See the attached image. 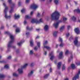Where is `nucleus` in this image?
<instances>
[{
    "instance_id": "473e14b6",
    "label": "nucleus",
    "mask_w": 80,
    "mask_h": 80,
    "mask_svg": "<svg viewBox=\"0 0 80 80\" xmlns=\"http://www.w3.org/2000/svg\"><path fill=\"white\" fill-rule=\"evenodd\" d=\"M26 17L27 19H30V18H31V17H30V16L28 15L26 16Z\"/></svg>"
},
{
    "instance_id": "f257e3e1",
    "label": "nucleus",
    "mask_w": 80,
    "mask_h": 80,
    "mask_svg": "<svg viewBox=\"0 0 80 80\" xmlns=\"http://www.w3.org/2000/svg\"><path fill=\"white\" fill-rule=\"evenodd\" d=\"M60 17V13L58 11H56L51 15L50 17H47L45 19L47 20H48V19H51V20H58Z\"/></svg>"
},
{
    "instance_id": "58836bf2",
    "label": "nucleus",
    "mask_w": 80,
    "mask_h": 80,
    "mask_svg": "<svg viewBox=\"0 0 80 80\" xmlns=\"http://www.w3.org/2000/svg\"><path fill=\"white\" fill-rule=\"evenodd\" d=\"M11 10L9 11L10 13H12V12L13 11V10L12 9V7H11Z\"/></svg>"
},
{
    "instance_id": "4d7b16f0",
    "label": "nucleus",
    "mask_w": 80,
    "mask_h": 80,
    "mask_svg": "<svg viewBox=\"0 0 80 80\" xmlns=\"http://www.w3.org/2000/svg\"><path fill=\"white\" fill-rule=\"evenodd\" d=\"M72 39H73V37H72V36H71L70 37L69 40H72Z\"/></svg>"
},
{
    "instance_id": "3c124183",
    "label": "nucleus",
    "mask_w": 80,
    "mask_h": 80,
    "mask_svg": "<svg viewBox=\"0 0 80 80\" xmlns=\"http://www.w3.org/2000/svg\"><path fill=\"white\" fill-rule=\"evenodd\" d=\"M76 64L77 65H80V62H76Z\"/></svg>"
},
{
    "instance_id": "4be33fe9",
    "label": "nucleus",
    "mask_w": 80,
    "mask_h": 80,
    "mask_svg": "<svg viewBox=\"0 0 80 80\" xmlns=\"http://www.w3.org/2000/svg\"><path fill=\"white\" fill-rule=\"evenodd\" d=\"M74 12H77L78 13H80V10L79 9H75L74 11Z\"/></svg>"
},
{
    "instance_id": "0e129e2a",
    "label": "nucleus",
    "mask_w": 80,
    "mask_h": 80,
    "mask_svg": "<svg viewBox=\"0 0 80 80\" xmlns=\"http://www.w3.org/2000/svg\"><path fill=\"white\" fill-rule=\"evenodd\" d=\"M3 62H4L3 61H0V63H3Z\"/></svg>"
},
{
    "instance_id": "dca6fc26",
    "label": "nucleus",
    "mask_w": 80,
    "mask_h": 80,
    "mask_svg": "<svg viewBox=\"0 0 80 80\" xmlns=\"http://www.w3.org/2000/svg\"><path fill=\"white\" fill-rule=\"evenodd\" d=\"M63 57V52H61L59 55L58 58H62Z\"/></svg>"
},
{
    "instance_id": "393cba45",
    "label": "nucleus",
    "mask_w": 80,
    "mask_h": 80,
    "mask_svg": "<svg viewBox=\"0 0 80 80\" xmlns=\"http://www.w3.org/2000/svg\"><path fill=\"white\" fill-rule=\"evenodd\" d=\"M30 43L31 47H33V46L34 45L33 42V40H31L30 41Z\"/></svg>"
},
{
    "instance_id": "13d9d810",
    "label": "nucleus",
    "mask_w": 80,
    "mask_h": 80,
    "mask_svg": "<svg viewBox=\"0 0 80 80\" xmlns=\"http://www.w3.org/2000/svg\"><path fill=\"white\" fill-rule=\"evenodd\" d=\"M27 22L26 21H24V25H26L27 24Z\"/></svg>"
},
{
    "instance_id": "39448f33",
    "label": "nucleus",
    "mask_w": 80,
    "mask_h": 80,
    "mask_svg": "<svg viewBox=\"0 0 80 80\" xmlns=\"http://www.w3.org/2000/svg\"><path fill=\"white\" fill-rule=\"evenodd\" d=\"M80 74V69L78 71V72L76 74L74 77L72 78V80H76L78 78H79V75Z\"/></svg>"
},
{
    "instance_id": "603ef678",
    "label": "nucleus",
    "mask_w": 80,
    "mask_h": 80,
    "mask_svg": "<svg viewBox=\"0 0 80 80\" xmlns=\"http://www.w3.org/2000/svg\"><path fill=\"white\" fill-rule=\"evenodd\" d=\"M71 28V26H68V29H69Z\"/></svg>"
},
{
    "instance_id": "4468645a",
    "label": "nucleus",
    "mask_w": 80,
    "mask_h": 80,
    "mask_svg": "<svg viewBox=\"0 0 80 80\" xmlns=\"http://www.w3.org/2000/svg\"><path fill=\"white\" fill-rule=\"evenodd\" d=\"M67 20V18L65 17H63L62 19H61V20L59 21V22H65Z\"/></svg>"
},
{
    "instance_id": "0eeeda50",
    "label": "nucleus",
    "mask_w": 80,
    "mask_h": 80,
    "mask_svg": "<svg viewBox=\"0 0 80 80\" xmlns=\"http://www.w3.org/2000/svg\"><path fill=\"white\" fill-rule=\"evenodd\" d=\"M38 6L37 5L34 4L30 7V8L31 9H33V10H35L37 9V8H38Z\"/></svg>"
},
{
    "instance_id": "680f3d73",
    "label": "nucleus",
    "mask_w": 80,
    "mask_h": 80,
    "mask_svg": "<svg viewBox=\"0 0 80 80\" xmlns=\"http://www.w3.org/2000/svg\"><path fill=\"white\" fill-rule=\"evenodd\" d=\"M3 28H4V26H2L1 28V29H3Z\"/></svg>"
},
{
    "instance_id": "c9c22d12",
    "label": "nucleus",
    "mask_w": 80,
    "mask_h": 80,
    "mask_svg": "<svg viewBox=\"0 0 80 80\" xmlns=\"http://www.w3.org/2000/svg\"><path fill=\"white\" fill-rule=\"evenodd\" d=\"M37 45L39 48L40 47V42H38L37 43Z\"/></svg>"
},
{
    "instance_id": "ea45409f",
    "label": "nucleus",
    "mask_w": 80,
    "mask_h": 80,
    "mask_svg": "<svg viewBox=\"0 0 80 80\" xmlns=\"http://www.w3.org/2000/svg\"><path fill=\"white\" fill-rule=\"evenodd\" d=\"M34 49L35 51H37V50L38 49V48H37V47L35 46L34 47Z\"/></svg>"
},
{
    "instance_id": "f704fd0d",
    "label": "nucleus",
    "mask_w": 80,
    "mask_h": 80,
    "mask_svg": "<svg viewBox=\"0 0 80 80\" xmlns=\"http://www.w3.org/2000/svg\"><path fill=\"white\" fill-rule=\"evenodd\" d=\"M34 14V12L31 11L30 13V16H32Z\"/></svg>"
},
{
    "instance_id": "a18cd8bd",
    "label": "nucleus",
    "mask_w": 80,
    "mask_h": 80,
    "mask_svg": "<svg viewBox=\"0 0 80 80\" xmlns=\"http://www.w3.org/2000/svg\"><path fill=\"white\" fill-rule=\"evenodd\" d=\"M11 58H12V57H11V56H9L7 58L8 59V60H10V59H11Z\"/></svg>"
},
{
    "instance_id": "2eb2a0df",
    "label": "nucleus",
    "mask_w": 80,
    "mask_h": 80,
    "mask_svg": "<svg viewBox=\"0 0 80 80\" xmlns=\"http://www.w3.org/2000/svg\"><path fill=\"white\" fill-rule=\"evenodd\" d=\"M65 25H63L61 27L60 29V31L61 32H63V30H64L65 28Z\"/></svg>"
},
{
    "instance_id": "bf43d9fd",
    "label": "nucleus",
    "mask_w": 80,
    "mask_h": 80,
    "mask_svg": "<svg viewBox=\"0 0 80 80\" xmlns=\"http://www.w3.org/2000/svg\"><path fill=\"white\" fill-rule=\"evenodd\" d=\"M47 51H46L44 52V55H47Z\"/></svg>"
},
{
    "instance_id": "69168bd1",
    "label": "nucleus",
    "mask_w": 80,
    "mask_h": 80,
    "mask_svg": "<svg viewBox=\"0 0 80 80\" xmlns=\"http://www.w3.org/2000/svg\"><path fill=\"white\" fill-rule=\"evenodd\" d=\"M64 80H68V78H65L64 79Z\"/></svg>"
},
{
    "instance_id": "bb28decb",
    "label": "nucleus",
    "mask_w": 80,
    "mask_h": 80,
    "mask_svg": "<svg viewBox=\"0 0 80 80\" xmlns=\"http://www.w3.org/2000/svg\"><path fill=\"white\" fill-rule=\"evenodd\" d=\"M16 33H19L20 32V29L18 28L16 30Z\"/></svg>"
},
{
    "instance_id": "72a5a7b5",
    "label": "nucleus",
    "mask_w": 80,
    "mask_h": 80,
    "mask_svg": "<svg viewBox=\"0 0 80 80\" xmlns=\"http://www.w3.org/2000/svg\"><path fill=\"white\" fill-rule=\"evenodd\" d=\"M22 43H23V42L21 41L20 42L18 43H17V44L18 45V46H20L22 45Z\"/></svg>"
},
{
    "instance_id": "7ed1b4c3",
    "label": "nucleus",
    "mask_w": 80,
    "mask_h": 80,
    "mask_svg": "<svg viewBox=\"0 0 80 80\" xmlns=\"http://www.w3.org/2000/svg\"><path fill=\"white\" fill-rule=\"evenodd\" d=\"M3 5L5 7H6L4 10V17L5 18H6V19H10V18H11V16H8V15H7V9H8V7H6V5L5 3H3Z\"/></svg>"
},
{
    "instance_id": "6ab92c4d",
    "label": "nucleus",
    "mask_w": 80,
    "mask_h": 80,
    "mask_svg": "<svg viewBox=\"0 0 80 80\" xmlns=\"http://www.w3.org/2000/svg\"><path fill=\"white\" fill-rule=\"evenodd\" d=\"M33 73V70H32L28 74V77H30V76L32 75Z\"/></svg>"
},
{
    "instance_id": "e433bc0d",
    "label": "nucleus",
    "mask_w": 80,
    "mask_h": 80,
    "mask_svg": "<svg viewBox=\"0 0 80 80\" xmlns=\"http://www.w3.org/2000/svg\"><path fill=\"white\" fill-rule=\"evenodd\" d=\"M72 19L73 20L75 21L76 20V18L74 16H72Z\"/></svg>"
},
{
    "instance_id": "7c9ffc66",
    "label": "nucleus",
    "mask_w": 80,
    "mask_h": 80,
    "mask_svg": "<svg viewBox=\"0 0 80 80\" xmlns=\"http://www.w3.org/2000/svg\"><path fill=\"white\" fill-rule=\"evenodd\" d=\"M57 31L54 32L53 34V35L54 37H56L57 36Z\"/></svg>"
},
{
    "instance_id": "774afa93",
    "label": "nucleus",
    "mask_w": 80,
    "mask_h": 80,
    "mask_svg": "<svg viewBox=\"0 0 80 80\" xmlns=\"http://www.w3.org/2000/svg\"><path fill=\"white\" fill-rule=\"evenodd\" d=\"M13 27H17V26H16V25H14L13 26Z\"/></svg>"
},
{
    "instance_id": "423d86ee",
    "label": "nucleus",
    "mask_w": 80,
    "mask_h": 80,
    "mask_svg": "<svg viewBox=\"0 0 80 80\" xmlns=\"http://www.w3.org/2000/svg\"><path fill=\"white\" fill-rule=\"evenodd\" d=\"M48 43V42L47 41H46L45 42H44L43 47V48H46L47 50H50V48L47 46H45L46 45H47V44Z\"/></svg>"
},
{
    "instance_id": "9d476101",
    "label": "nucleus",
    "mask_w": 80,
    "mask_h": 80,
    "mask_svg": "<svg viewBox=\"0 0 80 80\" xmlns=\"http://www.w3.org/2000/svg\"><path fill=\"white\" fill-rule=\"evenodd\" d=\"M59 41H60V42H61V43L59 45L60 47H63V46H64V44H63V43H62V42L63 41L62 39L61 38H59Z\"/></svg>"
},
{
    "instance_id": "f8f14e48",
    "label": "nucleus",
    "mask_w": 80,
    "mask_h": 80,
    "mask_svg": "<svg viewBox=\"0 0 80 80\" xmlns=\"http://www.w3.org/2000/svg\"><path fill=\"white\" fill-rule=\"evenodd\" d=\"M22 68L21 67V68H19L18 69V71L19 73H20V74H22L23 73V70H22Z\"/></svg>"
},
{
    "instance_id": "f3484780",
    "label": "nucleus",
    "mask_w": 80,
    "mask_h": 80,
    "mask_svg": "<svg viewBox=\"0 0 80 80\" xmlns=\"http://www.w3.org/2000/svg\"><path fill=\"white\" fill-rule=\"evenodd\" d=\"M44 29L45 31H48V25H45L44 28Z\"/></svg>"
},
{
    "instance_id": "aec40b11",
    "label": "nucleus",
    "mask_w": 80,
    "mask_h": 80,
    "mask_svg": "<svg viewBox=\"0 0 80 80\" xmlns=\"http://www.w3.org/2000/svg\"><path fill=\"white\" fill-rule=\"evenodd\" d=\"M59 0H54V2L55 3V5H58L59 3Z\"/></svg>"
},
{
    "instance_id": "49530a36",
    "label": "nucleus",
    "mask_w": 80,
    "mask_h": 80,
    "mask_svg": "<svg viewBox=\"0 0 80 80\" xmlns=\"http://www.w3.org/2000/svg\"><path fill=\"white\" fill-rule=\"evenodd\" d=\"M37 16L38 17H40V13L38 12V13Z\"/></svg>"
},
{
    "instance_id": "09e8293b",
    "label": "nucleus",
    "mask_w": 80,
    "mask_h": 80,
    "mask_svg": "<svg viewBox=\"0 0 80 80\" xmlns=\"http://www.w3.org/2000/svg\"><path fill=\"white\" fill-rule=\"evenodd\" d=\"M69 35H70V33H68V34H66V36L67 37H68Z\"/></svg>"
},
{
    "instance_id": "cd10ccee",
    "label": "nucleus",
    "mask_w": 80,
    "mask_h": 80,
    "mask_svg": "<svg viewBox=\"0 0 80 80\" xmlns=\"http://www.w3.org/2000/svg\"><path fill=\"white\" fill-rule=\"evenodd\" d=\"M29 54L30 55H33V50H31L29 52Z\"/></svg>"
},
{
    "instance_id": "338daca9",
    "label": "nucleus",
    "mask_w": 80,
    "mask_h": 80,
    "mask_svg": "<svg viewBox=\"0 0 80 80\" xmlns=\"http://www.w3.org/2000/svg\"><path fill=\"white\" fill-rule=\"evenodd\" d=\"M74 3H75V4H76V5H77V2H74Z\"/></svg>"
},
{
    "instance_id": "b1692460",
    "label": "nucleus",
    "mask_w": 80,
    "mask_h": 80,
    "mask_svg": "<svg viewBox=\"0 0 80 80\" xmlns=\"http://www.w3.org/2000/svg\"><path fill=\"white\" fill-rule=\"evenodd\" d=\"M14 17L15 19H18L20 18V16L19 15H16V14H15Z\"/></svg>"
},
{
    "instance_id": "c85d7f7f",
    "label": "nucleus",
    "mask_w": 80,
    "mask_h": 80,
    "mask_svg": "<svg viewBox=\"0 0 80 80\" xmlns=\"http://www.w3.org/2000/svg\"><path fill=\"white\" fill-rule=\"evenodd\" d=\"M4 68H6V69H8V68H9V66H8V65H5L4 66Z\"/></svg>"
},
{
    "instance_id": "ddd939ff",
    "label": "nucleus",
    "mask_w": 80,
    "mask_h": 80,
    "mask_svg": "<svg viewBox=\"0 0 80 80\" xmlns=\"http://www.w3.org/2000/svg\"><path fill=\"white\" fill-rule=\"evenodd\" d=\"M53 26L57 28L58 27V22H54L53 24Z\"/></svg>"
},
{
    "instance_id": "6e6552de",
    "label": "nucleus",
    "mask_w": 80,
    "mask_h": 80,
    "mask_svg": "<svg viewBox=\"0 0 80 80\" xmlns=\"http://www.w3.org/2000/svg\"><path fill=\"white\" fill-rule=\"evenodd\" d=\"M78 37H77L75 38V40L74 41V45H76V46H77V47H78Z\"/></svg>"
},
{
    "instance_id": "5fc2aeb1",
    "label": "nucleus",
    "mask_w": 80,
    "mask_h": 80,
    "mask_svg": "<svg viewBox=\"0 0 80 80\" xmlns=\"http://www.w3.org/2000/svg\"><path fill=\"white\" fill-rule=\"evenodd\" d=\"M18 6L20 7V5H21V2H19L18 3Z\"/></svg>"
},
{
    "instance_id": "8fccbe9b",
    "label": "nucleus",
    "mask_w": 80,
    "mask_h": 80,
    "mask_svg": "<svg viewBox=\"0 0 80 80\" xmlns=\"http://www.w3.org/2000/svg\"><path fill=\"white\" fill-rule=\"evenodd\" d=\"M33 65H34V64H33V63H32L31 64L30 66L32 67H33Z\"/></svg>"
},
{
    "instance_id": "412c9836",
    "label": "nucleus",
    "mask_w": 80,
    "mask_h": 80,
    "mask_svg": "<svg viewBox=\"0 0 80 80\" xmlns=\"http://www.w3.org/2000/svg\"><path fill=\"white\" fill-rule=\"evenodd\" d=\"M61 64H62V62H59L58 65V69H60V67H61Z\"/></svg>"
},
{
    "instance_id": "9b49d317",
    "label": "nucleus",
    "mask_w": 80,
    "mask_h": 80,
    "mask_svg": "<svg viewBox=\"0 0 80 80\" xmlns=\"http://www.w3.org/2000/svg\"><path fill=\"white\" fill-rule=\"evenodd\" d=\"M74 31L75 33H77V34H79V33H80V30L78 28H75L74 29Z\"/></svg>"
},
{
    "instance_id": "20e7f679",
    "label": "nucleus",
    "mask_w": 80,
    "mask_h": 80,
    "mask_svg": "<svg viewBox=\"0 0 80 80\" xmlns=\"http://www.w3.org/2000/svg\"><path fill=\"white\" fill-rule=\"evenodd\" d=\"M31 22L32 23H36L37 24H38L43 22V19L42 18H41L39 19V21H38L37 19H33L31 21Z\"/></svg>"
},
{
    "instance_id": "6e6d98bb",
    "label": "nucleus",
    "mask_w": 80,
    "mask_h": 80,
    "mask_svg": "<svg viewBox=\"0 0 80 80\" xmlns=\"http://www.w3.org/2000/svg\"><path fill=\"white\" fill-rule=\"evenodd\" d=\"M35 57H38V54L36 53L35 54Z\"/></svg>"
},
{
    "instance_id": "c756f323",
    "label": "nucleus",
    "mask_w": 80,
    "mask_h": 80,
    "mask_svg": "<svg viewBox=\"0 0 80 80\" xmlns=\"http://www.w3.org/2000/svg\"><path fill=\"white\" fill-rule=\"evenodd\" d=\"M48 76H49V74H48L45 75L44 77V78H47L48 77Z\"/></svg>"
},
{
    "instance_id": "864d4df0",
    "label": "nucleus",
    "mask_w": 80,
    "mask_h": 80,
    "mask_svg": "<svg viewBox=\"0 0 80 80\" xmlns=\"http://www.w3.org/2000/svg\"><path fill=\"white\" fill-rule=\"evenodd\" d=\"M26 35H27V36L28 37V35H30V33L28 32H26Z\"/></svg>"
},
{
    "instance_id": "a878e982",
    "label": "nucleus",
    "mask_w": 80,
    "mask_h": 80,
    "mask_svg": "<svg viewBox=\"0 0 80 80\" xmlns=\"http://www.w3.org/2000/svg\"><path fill=\"white\" fill-rule=\"evenodd\" d=\"M5 76L4 75L2 74H0V78H5Z\"/></svg>"
},
{
    "instance_id": "2f4dec72",
    "label": "nucleus",
    "mask_w": 80,
    "mask_h": 80,
    "mask_svg": "<svg viewBox=\"0 0 80 80\" xmlns=\"http://www.w3.org/2000/svg\"><path fill=\"white\" fill-rule=\"evenodd\" d=\"M13 75L14 77H18V74H16V73L14 72L13 73Z\"/></svg>"
},
{
    "instance_id": "de8ad7c7",
    "label": "nucleus",
    "mask_w": 80,
    "mask_h": 80,
    "mask_svg": "<svg viewBox=\"0 0 80 80\" xmlns=\"http://www.w3.org/2000/svg\"><path fill=\"white\" fill-rule=\"evenodd\" d=\"M68 50H66V52H65V54L66 55H68Z\"/></svg>"
},
{
    "instance_id": "c03bdc74",
    "label": "nucleus",
    "mask_w": 80,
    "mask_h": 80,
    "mask_svg": "<svg viewBox=\"0 0 80 80\" xmlns=\"http://www.w3.org/2000/svg\"><path fill=\"white\" fill-rule=\"evenodd\" d=\"M8 2H9L10 4H11L12 3V0H8Z\"/></svg>"
},
{
    "instance_id": "4c0bfd02",
    "label": "nucleus",
    "mask_w": 80,
    "mask_h": 80,
    "mask_svg": "<svg viewBox=\"0 0 80 80\" xmlns=\"http://www.w3.org/2000/svg\"><path fill=\"white\" fill-rule=\"evenodd\" d=\"M24 12H25V9H23L21 10V12L22 13H24Z\"/></svg>"
},
{
    "instance_id": "37998d69",
    "label": "nucleus",
    "mask_w": 80,
    "mask_h": 80,
    "mask_svg": "<svg viewBox=\"0 0 80 80\" xmlns=\"http://www.w3.org/2000/svg\"><path fill=\"white\" fill-rule=\"evenodd\" d=\"M65 66L64 65H63L62 67V70H65Z\"/></svg>"
},
{
    "instance_id": "a211bd4d",
    "label": "nucleus",
    "mask_w": 80,
    "mask_h": 80,
    "mask_svg": "<svg viewBox=\"0 0 80 80\" xmlns=\"http://www.w3.org/2000/svg\"><path fill=\"white\" fill-rule=\"evenodd\" d=\"M28 65V63H26L23 66H22V68H26Z\"/></svg>"
},
{
    "instance_id": "052dcab7",
    "label": "nucleus",
    "mask_w": 80,
    "mask_h": 80,
    "mask_svg": "<svg viewBox=\"0 0 80 80\" xmlns=\"http://www.w3.org/2000/svg\"><path fill=\"white\" fill-rule=\"evenodd\" d=\"M52 68H51L50 69V72H52Z\"/></svg>"
},
{
    "instance_id": "79ce46f5",
    "label": "nucleus",
    "mask_w": 80,
    "mask_h": 80,
    "mask_svg": "<svg viewBox=\"0 0 80 80\" xmlns=\"http://www.w3.org/2000/svg\"><path fill=\"white\" fill-rule=\"evenodd\" d=\"M30 2V0H26V3L27 4L28 3Z\"/></svg>"
},
{
    "instance_id": "a19ab883",
    "label": "nucleus",
    "mask_w": 80,
    "mask_h": 80,
    "mask_svg": "<svg viewBox=\"0 0 80 80\" xmlns=\"http://www.w3.org/2000/svg\"><path fill=\"white\" fill-rule=\"evenodd\" d=\"M27 30H31V28H29V27L27 26L26 28Z\"/></svg>"
},
{
    "instance_id": "5701e85b",
    "label": "nucleus",
    "mask_w": 80,
    "mask_h": 80,
    "mask_svg": "<svg viewBox=\"0 0 80 80\" xmlns=\"http://www.w3.org/2000/svg\"><path fill=\"white\" fill-rule=\"evenodd\" d=\"M71 67L72 68V69H74L76 68V67H75V66L73 64H71Z\"/></svg>"
},
{
    "instance_id": "f03ea898",
    "label": "nucleus",
    "mask_w": 80,
    "mask_h": 80,
    "mask_svg": "<svg viewBox=\"0 0 80 80\" xmlns=\"http://www.w3.org/2000/svg\"><path fill=\"white\" fill-rule=\"evenodd\" d=\"M5 33L6 34H9L10 38L11 41L9 42L8 44V47L10 48V47H12V44L14 42V41H15V38L13 35L10 34L8 31L5 32Z\"/></svg>"
},
{
    "instance_id": "1a4fd4ad",
    "label": "nucleus",
    "mask_w": 80,
    "mask_h": 80,
    "mask_svg": "<svg viewBox=\"0 0 80 80\" xmlns=\"http://www.w3.org/2000/svg\"><path fill=\"white\" fill-rule=\"evenodd\" d=\"M49 57H50V59L52 61V60H53V59L55 58V56L53 55V52H52L49 54Z\"/></svg>"
},
{
    "instance_id": "e2e57ef3",
    "label": "nucleus",
    "mask_w": 80,
    "mask_h": 80,
    "mask_svg": "<svg viewBox=\"0 0 80 80\" xmlns=\"http://www.w3.org/2000/svg\"><path fill=\"white\" fill-rule=\"evenodd\" d=\"M40 37L39 36H37L36 38V39H37L38 38H39Z\"/></svg>"
}]
</instances>
